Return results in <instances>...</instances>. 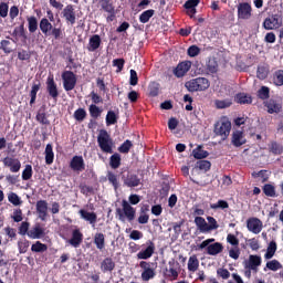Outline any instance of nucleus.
Here are the masks:
<instances>
[{
    "mask_svg": "<svg viewBox=\"0 0 283 283\" xmlns=\"http://www.w3.org/2000/svg\"><path fill=\"white\" fill-rule=\"evenodd\" d=\"M277 251V243L275 241H271L268 245L266 253L264 254L265 260H271L275 252Z\"/></svg>",
    "mask_w": 283,
    "mask_h": 283,
    "instance_id": "33",
    "label": "nucleus"
},
{
    "mask_svg": "<svg viewBox=\"0 0 283 283\" xmlns=\"http://www.w3.org/2000/svg\"><path fill=\"white\" fill-rule=\"evenodd\" d=\"M101 43H103V41L101 40V35L94 34L90 38L86 50L88 52H96V50L101 48Z\"/></svg>",
    "mask_w": 283,
    "mask_h": 283,
    "instance_id": "23",
    "label": "nucleus"
},
{
    "mask_svg": "<svg viewBox=\"0 0 283 283\" xmlns=\"http://www.w3.org/2000/svg\"><path fill=\"white\" fill-rule=\"evenodd\" d=\"M133 147H134V144L132 143V140L126 139V140L117 148V151H119V154H127Z\"/></svg>",
    "mask_w": 283,
    "mask_h": 283,
    "instance_id": "45",
    "label": "nucleus"
},
{
    "mask_svg": "<svg viewBox=\"0 0 283 283\" xmlns=\"http://www.w3.org/2000/svg\"><path fill=\"white\" fill-rule=\"evenodd\" d=\"M90 116L94 118L95 120L97 118H101V114H103V109L98 107L96 104H91L88 107Z\"/></svg>",
    "mask_w": 283,
    "mask_h": 283,
    "instance_id": "36",
    "label": "nucleus"
},
{
    "mask_svg": "<svg viewBox=\"0 0 283 283\" xmlns=\"http://www.w3.org/2000/svg\"><path fill=\"white\" fill-rule=\"evenodd\" d=\"M122 180H123L124 187H128L130 189H134V187H139L140 185V179L138 175L132 171H128L126 175H123Z\"/></svg>",
    "mask_w": 283,
    "mask_h": 283,
    "instance_id": "12",
    "label": "nucleus"
},
{
    "mask_svg": "<svg viewBox=\"0 0 283 283\" xmlns=\"http://www.w3.org/2000/svg\"><path fill=\"white\" fill-rule=\"evenodd\" d=\"M74 118L75 120H77V123H83L85 120V118H87V112L85 111V108H77L74 112Z\"/></svg>",
    "mask_w": 283,
    "mask_h": 283,
    "instance_id": "43",
    "label": "nucleus"
},
{
    "mask_svg": "<svg viewBox=\"0 0 283 283\" xmlns=\"http://www.w3.org/2000/svg\"><path fill=\"white\" fill-rule=\"evenodd\" d=\"M101 269L103 273H112L116 269V263L112 258H105L101 263Z\"/></svg>",
    "mask_w": 283,
    "mask_h": 283,
    "instance_id": "27",
    "label": "nucleus"
},
{
    "mask_svg": "<svg viewBox=\"0 0 283 283\" xmlns=\"http://www.w3.org/2000/svg\"><path fill=\"white\" fill-rule=\"evenodd\" d=\"M192 155L197 160H202V158H207L209 156V151L203 150L202 146H198L192 150Z\"/></svg>",
    "mask_w": 283,
    "mask_h": 283,
    "instance_id": "37",
    "label": "nucleus"
},
{
    "mask_svg": "<svg viewBox=\"0 0 283 283\" xmlns=\"http://www.w3.org/2000/svg\"><path fill=\"white\" fill-rule=\"evenodd\" d=\"M118 123V116L114 111H108L106 114V125L109 127V125H116Z\"/></svg>",
    "mask_w": 283,
    "mask_h": 283,
    "instance_id": "44",
    "label": "nucleus"
},
{
    "mask_svg": "<svg viewBox=\"0 0 283 283\" xmlns=\"http://www.w3.org/2000/svg\"><path fill=\"white\" fill-rule=\"evenodd\" d=\"M148 90H149V96L156 97L160 92V84L153 82L148 86Z\"/></svg>",
    "mask_w": 283,
    "mask_h": 283,
    "instance_id": "52",
    "label": "nucleus"
},
{
    "mask_svg": "<svg viewBox=\"0 0 283 283\" xmlns=\"http://www.w3.org/2000/svg\"><path fill=\"white\" fill-rule=\"evenodd\" d=\"M216 136H220L221 140H227L231 134V120L229 117L222 116L216 124L213 129Z\"/></svg>",
    "mask_w": 283,
    "mask_h": 283,
    "instance_id": "3",
    "label": "nucleus"
},
{
    "mask_svg": "<svg viewBox=\"0 0 283 283\" xmlns=\"http://www.w3.org/2000/svg\"><path fill=\"white\" fill-rule=\"evenodd\" d=\"M38 123H41V125H50V119L45 115V112H39L35 116Z\"/></svg>",
    "mask_w": 283,
    "mask_h": 283,
    "instance_id": "63",
    "label": "nucleus"
},
{
    "mask_svg": "<svg viewBox=\"0 0 283 283\" xmlns=\"http://www.w3.org/2000/svg\"><path fill=\"white\" fill-rule=\"evenodd\" d=\"M264 30H280L283 25V19L281 13H273L270 17L265 18L263 21Z\"/></svg>",
    "mask_w": 283,
    "mask_h": 283,
    "instance_id": "5",
    "label": "nucleus"
},
{
    "mask_svg": "<svg viewBox=\"0 0 283 283\" xmlns=\"http://www.w3.org/2000/svg\"><path fill=\"white\" fill-rule=\"evenodd\" d=\"M122 158L120 154L115 153L109 157V167L112 169H118L120 167Z\"/></svg>",
    "mask_w": 283,
    "mask_h": 283,
    "instance_id": "35",
    "label": "nucleus"
},
{
    "mask_svg": "<svg viewBox=\"0 0 283 283\" xmlns=\"http://www.w3.org/2000/svg\"><path fill=\"white\" fill-rule=\"evenodd\" d=\"M8 200H9V202H11V205H13L14 207H19V205H21V198H20L19 195H17L15 192L9 193Z\"/></svg>",
    "mask_w": 283,
    "mask_h": 283,
    "instance_id": "60",
    "label": "nucleus"
},
{
    "mask_svg": "<svg viewBox=\"0 0 283 283\" xmlns=\"http://www.w3.org/2000/svg\"><path fill=\"white\" fill-rule=\"evenodd\" d=\"M46 92L53 101L59 99V86L56 85V82L54 81V75H49L46 78Z\"/></svg>",
    "mask_w": 283,
    "mask_h": 283,
    "instance_id": "14",
    "label": "nucleus"
},
{
    "mask_svg": "<svg viewBox=\"0 0 283 283\" xmlns=\"http://www.w3.org/2000/svg\"><path fill=\"white\" fill-rule=\"evenodd\" d=\"M62 14L65 18L66 23H70L71 25L76 23V12L74 11V6L67 4L63 9Z\"/></svg>",
    "mask_w": 283,
    "mask_h": 283,
    "instance_id": "19",
    "label": "nucleus"
},
{
    "mask_svg": "<svg viewBox=\"0 0 283 283\" xmlns=\"http://www.w3.org/2000/svg\"><path fill=\"white\" fill-rule=\"evenodd\" d=\"M264 107L268 109V114H280L282 112V104L277 99H269L264 102Z\"/></svg>",
    "mask_w": 283,
    "mask_h": 283,
    "instance_id": "20",
    "label": "nucleus"
},
{
    "mask_svg": "<svg viewBox=\"0 0 283 283\" xmlns=\"http://www.w3.org/2000/svg\"><path fill=\"white\" fill-rule=\"evenodd\" d=\"M35 209L40 220L45 221V219L48 218V201L46 200L36 201Z\"/></svg>",
    "mask_w": 283,
    "mask_h": 283,
    "instance_id": "22",
    "label": "nucleus"
},
{
    "mask_svg": "<svg viewBox=\"0 0 283 283\" xmlns=\"http://www.w3.org/2000/svg\"><path fill=\"white\" fill-rule=\"evenodd\" d=\"M116 216H118V220H120V222H125V220L134 222V220H136V209L124 199L122 201V209H116Z\"/></svg>",
    "mask_w": 283,
    "mask_h": 283,
    "instance_id": "2",
    "label": "nucleus"
},
{
    "mask_svg": "<svg viewBox=\"0 0 283 283\" xmlns=\"http://www.w3.org/2000/svg\"><path fill=\"white\" fill-rule=\"evenodd\" d=\"M195 224L201 233H207V220H205V218L196 217Z\"/></svg>",
    "mask_w": 283,
    "mask_h": 283,
    "instance_id": "40",
    "label": "nucleus"
},
{
    "mask_svg": "<svg viewBox=\"0 0 283 283\" xmlns=\"http://www.w3.org/2000/svg\"><path fill=\"white\" fill-rule=\"evenodd\" d=\"M197 169H200V171H209L211 169V161L209 160H199L196 164Z\"/></svg>",
    "mask_w": 283,
    "mask_h": 283,
    "instance_id": "51",
    "label": "nucleus"
},
{
    "mask_svg": "<svg viewBox=\"0 0 283 283\" xmlns=\"http://www.w3.org/2000/svg\"><path fill=\"white\" fill-rule=\"evenodd\" d=\"M46 17L42 18L39 22L40 31L43 35L52 36L55 41H61L63 39V29L61 27H54L52 22H54V12L52 10H46Z\"/></svg>",
    "mask_w": 283,
    "mask_h": 283,
    "instance_id": "1",
    "label": "nucleus"
},
{
    "mask_svg": "<svg viewBox=\"0 0 283 283\" xmlns=\"http://www.w3.org/2000/svg\"><path fill=\"white\" fill-rule=\"evenodd\" d=\"M188 92H207L211 87V82L207 77H196L185 83Z\"/></svg>",
    "mask_w": 283,
    "mask_h": 283,
    "instance_id": "4",
    "label": "nucleus"
},
{
    "mask_svg": "<svg viewBox=\"0 0 283 283\" xmlns=\"http://www.w3.org/2000/svg\"><path fill=\"white\" fill-rule=\"evenodd\" d=\"M274 83L275 85H283V70H279L274 73Z\"/></svg>",
    "mask_w": 283,
    "mask_h": 283,
    "instance_id": "64",
    "label": "nucleus"
},
{
    "mask_svg": "<svg viewBox=\"0 0 283 283\" xmlns=\"http://www.w3.org/2000/svg\"><path fill=\"white\" fill-rule=\"evenodd\" d=\"M70 168L77 172L85 171V160L83 156L75 155L70 161Z\"/></svg>",
    "mask_w": 283,
    "mask_h": 283,
    "instance_id": "17",
    "label": "nucleus"
},
{
    "mask_svg": "<svg viewBox=\"0 0 283 283\" xmlns=\"http://www.w3.org/2000/svg\"><path fill=\"white\" fill-rule=\"evenodd\" d=\"M45 164L52 165L54 163V148L52 144H48L44 150Z\"/></svg>",
    "mask_w": 283,
    "mask_h": 283,
    "instance_id": "32",
    "label": "nucleus"
},
{
    "mask_svg": "<svg viewBox=\"0 0 283 283\" xmlns=\"http://www.w3.org/2000/svg\"><path fill=\"white\" fill-rule=\"evenodd\" d=\"M63 87L66 92H72L76 87L77 77L72 71H64L61 75Z\"/></svg>",
    "mask_w": 283,
    "mask_h": 283,
    "instance_id": "7",
    "label": "nucleus"
},
{
    "mask_svg": "<svg viewBox=\"0 0 283 283\" xmlns=\"http://www.w3.org/2000/svg\"><path fill=\"white\" fill-rule=\"evenodd\" d=\"M31 251L33 253H45V251H48V244L36 241L31 245Z\"/></svg>",
    "mask_w": 283,
    "mask_h": 283,
    "instance_id": "38",
    "label": "nucleus"
},
{
    "mask_svg": "<svg viewBox=\"0 0 283 283\" xmlns=\"http://www.w3.org/2000/svg\"><path fill=\"white\" fill-rule=\"evenodd\" d=\"M18 59L19 61H30V59H32V53L22 49L18 52Z\"/></svg>",
    "mask_w": 283,
    "mask_h": 283,
    "instance_id": "55",
    "label": "nucleus"
},
{
    "mask_svg": "<svg viewBox=\"0 0 283 283\" xmlns=\"http://www.w3.org/2000/svg\"><path fill=\"white\" fill-rule=\"evenodd\" d=\"M4 167H8L11 174H19L21 171V161L19 158L7 156L2 159Z\"/></svg>",
    "mask_w": 283,
    "mask_h": 283,
    "instance_id": "13",
    "label": "nucleus"
},
{
    "mask_svg": "<svg viewBox=\"0 0 283 283\" xmlns=\"http://www.w3.org/2000/svg\"><path fill=\"white\" fill-rule=\"evenodd\" d=\"M217 277H221V280H229L231 277V272L224 268H219L217 270Z\"/></svg>",
    "mask_w": 283,
    "mask_h": 283,
    "instance_id": "56",
    "label": "nucleus"
},
{
    "mask_svg": "<svg viewBox=\"0 0 283 283\" xmlns=\"http://www.w3.org/2000/svg\"><path fill=\"white\" fill-rule=\"evenodd\" d=\"M32 165H25L23 171H22V180H30L32 178Z\"/></svg>",
    "mask_w": 283,
    "mask_h": 283,
    "instance_id": "57",
    "label": "nucleus"
},
{
    "mask_svg": "<svg viewBox=\"0 0 283 283\" xmlns=\"http://www.w3.org/2000/svg\"><path fill=\"white\" fill-rule=\"evenodd\" d=\"M210 209H229V202L227 200H218L217 203H211Z\"/></svg>",
    "mask_w": 283,
    "mask_h": 283,
    "instance_id": "58",
    "label": "nucleus"
},
{
    "mask_svg": "<svg viewBox=\"0 0 283 283\" xmlns=\"http://www.w3.org/2000/svg\"><path fill=\"white\" fill-rule=\"evenodd\" d=\"M190 70L191 61H184L177 65V67L174 70V74L175 76H177V78H182V76H185V74H187V72H189Z\"/></svg>",
    "mask_w": 283,
    "mask_h": 283,
    "instance_id": "18",
    "label": "nucleus"
},
{
    "mask_svg": "<svg viewBox=\"0 0 283 283\" xmlns=\"http://www.w3.org/2000/svg\"><path fill=\"white\" fill-rule=\"evenodd\" d=\"M198 266H200V261H198V256H190L188 260V271H190L191 273H196V271H198Z\"/></svg>",
    "mask_w": 283,
    "mask_h": 283,
    "instance_id": "34",
    "label": "nucleus"
},
{
    "mask_svg": "<svg viewBox=\"0 0 283 283\" xmlns=\"http://www.w3.org/2000/svg\"><path fill=\"white\" fill-rule=\"evenodd\" d=\"M266 269H269L270 271H280V269H282V263L274 259L266 263Z\"/></svg>",
    "mask_w": 283,
    "mask_h": 283,
    "instance_id": "54",
    "label": "nucleus"
},
{
    "mask_svg": "<svg viewBox=\"0 0 283 283\" xmlns=\"http://www.w3.org/2000/svg\"><path fill=\"white\" fill-rule=\"evenodd\" d=\"M83 242V232H81L80 229H75L72 232V238L69 240V243L71 247H74L77 249V247H81V243Z\"/></svg>",
    "mask_w": 283,
    "mask_h": 283,
    "instance_id": "24",
    "label": "nucleus"
},
{
    "mask_svg": "<svg viewBox=\"0 0 283 283\" xmlns=\"http://www.w3.org/2000/svg\"><path fill=\"white\" fill-rule=\"evenodd\" d=\"M247 228L251 233L258 235V233H261L263 229L262 220L255 217L249 218L247 220Z\"/></svg>",
    "mask_w": 283,
    "mask_h": 283,
    "instance_id": "16",
    "label": "nucleus"
},
{
    "mask_svg": "<svg viewBox=\"0 0 283 283\" xmlns=\"http://www.w3.org/2000/svg\"><path fill=\"white\" fill-rule=\"evenodd\" d=\"M80 191L83 196H92L94 195V187L87 185H80Z\"/></svg>",
    "mask_w": 283,
    "mask_h": 283,
    "instance_id": "62",
    "label": "nucleus"
},
{
    "mask_svg": "<svg viewBox=\"0 0 283 283\" xmlns=\"http://www.w3.org/2000/svg\"><path fill=\"white\" fill-rule=\"evenodd\" d=\"M266 76H269V67H266L264 65H259L258 70H256V77L260 81H264V78H266Z\"/></svg>",
    "mask_w": 283,
    "mask_h": 283,
    "instance_id": "47",
    "label": "nucleus"
},
{
    "mask_svg": "<svg viewBox=\"0 0 283 283\" xmlns=\"http://www.w3.org/2000/svg\"><path fill=\"white\" fill-rule=\"evenodd\" d=\"M270 95H271V90L269 88V86H262L258 91V97L261 98V101H266Z\"/></svg>",
    "mask_w": 283,
    "mask_h": 283,
    "instance_id": "49",
    "label": "nucleus"
},
{
    "mask_svg": "<svg viewBox=\"0 0 283 283\" xmlns=\"http://www.w3.org/2000/svg\"><path fill=\"white\" fill-rule=\"evenodd\" d=\"M187 54H188V56L193 59V57L198 56V54H200V48L196 44L190 45L187 50Z\"/></svg>",
    "mask_w": 283,
    "mask_h": 283,
    "instance_id": "61",
    "label": "nucleus"
},
{
    "mask_svg": "<svg viewBox=\"0 0 283 283\" xmlns=\"http://www.w3.org/2000/svg\"><path fill=\"white\" fill-rule=\"evenodd\" d=\"M208 223H207V233L209 231H216V229H219L220 224H218V221L213 217H207Z\"/></svg>",
    "mask_w": 283,
    "mask_h": 283,
    "instance_id": "48",
    "label": "nucleus"
},
{
    "mask_svg": "<svg viewBox=\"0 0 283 283\" xmlns=\"http://www.w3.org/2000/svg\"><path fill=\"white\" fill-rule=\"evenodd\" d=\"M0 50H2L4 54H12V42L10 40H2L0 42Z\"/></svg>",
    "mask_w": 283,
    "mask_h": 283,
    "instance_id": "46",
    "label": "nucleus"
},
{
    "mask_svg": "<svg viewBox=\"0 0 283 283\" xmlns=\"http://www.w3.org/2000/svg\"><path fill=\"white\" fill-rule=\"evenodd\" d=\"M247 143L244 139V133L242 130H235L232 133V145L234 147H242Z\"/></svg>",
    "mask_w": 283,
    "mask_h": 283,
    "instance_id": "25",
    "label": "nucleus"
},
{
    "mask_svg": "<svg viewBox=\"0 0 283 283\" xmlns=\"http://www.w3.org/2000/svg\"><path fill=\"white\" fill-rule=\"evenodd\" d=\"M107 180H108V182H111V185H113V187H114V189L116 191L118 189V187H119L118 177L114 172L108 171Z\"/></svg>",
    "mask_w": 283,
    "mask_h": 283,
    "instance_id": "53",
    "label": "nucleus"
},
{
    "mask_svg": "<svg viewBox=\"0 0 283 283\" xmlns=\"http://www.w3.org/2000/svg\"><path fill=\"white\" fill-rule=\"evenodd\" d=\"M140 269H143L142 272V280L143 282H149V280H154L156 277V270L151 268V263L147 261H142L139 263Z\"/></svg>",
    "mask_w": 283,
    "mask_h": 283,
    "instance_id": "11",
    "label": "nucleus"
},
{
    "mask_svg": "<svg viewBox=\"0 0 283 283\" xmlns=\"http://www.w3.org/2000/svg\"><path fill=\"white\" fill-rule=\"evenodd\" d=\"M28 30L30 34H34L39 30V20L34 15L27 17Z\"/></svg>",
    "mask_w": 283,
    "mask_h": 283,
    "instance_id": "31",
    "label": "nucleus"
},
{
    "mask_svg": "<svg viewBox=\"0 0 283 283\" xmlns=\"http://www.w3.org/2000/svg\"><path fill=\"white\" fill-rule=\"evenodd\" d=\"M101 10L104 12H107L106 21L112 22L114 19H116V8L114 7V3H112V0H99Z\"/></svg>",
    "mask_w": 283,
    "mask_h": 283,
    "instance_id": "10",
    "label": "nucleus"
},
{
    "mask_svg": "<svg viewBox=\"0 0 283 283\" xmlns=\"http://www.w3.org/2000/svg\"><path fill=\"white\" fill-rule=\"evenodd\" d=\"M80 216L83 220L86 222H90V224H96V220H98V217L96 216V212H88L87 210L81 209Z\"/></svg>",
    "mask_w": 283,
    "mask_h": 283,
    "instance_id": "26",
    "label": "nucleus"
},
{
    "mask_svg": "<svg viewBox=\"0 0 283 283\" xmlns=\"http://www.w3.org/2000/svg\"><path fill=\"white\" fill-rule=\"evenodd\" d=\"M12 36H14L15 39L17 36H21L22 39H28V35L25 34V24L23 22L13 30Z\"/></svg>",
    "mask_w": 283,
    "mask_h": 283,
    "instance_id": "41",
    "label": "nucleus"
},
{
    "mask_svg": "<svg viewBox=\"0 0 283 283\" xmlns=\"http://www.w3.org/2000/svg\"><path fill=\"white\" fill-rule=\"evenodd\" d=\"M237 8H238V19L248 21V19H251V17H253V13H252L253 8L251 7V3L240 2Z\"/></svg>",
    "mask_w": 283,
    "mask_h": 283,
    "instance_id": "9",
    "label": "nucleus"
},
{
    "mask_svg": "<svg viewBox=\"0 0 283 283\" xmlns=\"http://www.w3.org/2000/svg\"><path fill=\"white\" fill-rule=\"evenodd\" d=\"M97 143L99 149H102L104 154H114V149H112V138H109L107 130H101L97 136Z\"/></svg>",
    "mask_w": 283,
    "mask_h": 283,
    "instance_id": "6",
    "label": "nucleus"
},
{
    "mask_svg": "<svg viewBox=\"0 0 283 283\" xmlns=\"http://www.w3.org/2000/svg\"><path fill=\"white\" fill-rule=\"evenodd\" d=\"M28 238L31 240H41V238H45V229L41 227V224H35L28 232Z\"/></svg>",
    "mask_w": 283,
    "mask_h": 283,
    "instance_id": "21",
    "label": "nucleus"
},
{
    "mask_svg": "<svg viewBox=\"0 0 283 283\" xmlns=\"http://www.w3.org/2000/svg\"><path fill=\"white\" fill-rule=\"evenodd\" d=\"M270 151L274 154V156H280L283 151L282 145L277 144V142H273L270 146Z\"/></svg>",
    "mask_w": 283,
    "mask_h": 283,
    "instance_id": "59",
    "label": "nucleus"
},
{
    "mask_svg": "<svg viewBox=\"0 0 283 283\" xmlns=\"http://www.w3.org/2000/svg\"><path fill=\"white\" fill-rule=\"evenodd\" d=\"M263 193L269 198H275V187L270 184L263 186Z\"/></svg>",
    "mask_w": 283,
    "mask_h": 283,
    "instance_id": "50",
    "label": "nucleus"
},
{
    "mask_svg": "<svg viewBox=\"0 0 283 283\" xmlns=\"http://www.w3.org/2000/svg\"><path fill=\"white\" fill-rule=\"evenodd\" d=\"M244 269H250L253 273H258L260 266H262V256L258 254H250L249 259L243 262Z\"/></svg>",
    "mask_w": 283,
    "mask_h": 283,
    "instance_id": "8",
    "label": "nucleus"
},
{
    "mask_svg": "<svg viewBox=\"0 0 283 283\" xmlns=\"http://www.w3.org/2000/svg\"><path fill=\"white\" fill-rule=\"evenodd\" d=\"M93 243L98 251H105V235L103 234V232L95 233L93 238Z\"/></svg>",
    "mask_w": 283,
    "mask_h": 283,
    "instance_id": "28",
    "label": "nucleus"
},
{
    "mask_svg": "<svg viewBox=\"0 0 283 283\" xmlns=\"http://www.w3.org/2000/svg\"><path fill=\"white\" fill-rule=\"evenodd\" d=\"M154 14H156V11L154 9H149V10L144 11L139 15V22L140 23H149V19H151V17H154Z\"/></svg>",
    "mask_w": 283,
    "mask_h": 283,
    "instance_id": "39",
    "label": "nucleus"
},
{
    "mask_svg": "<svg viewBox=\"0 0 283 283\" xmlns=\"http://www.w3.org/2000/svg\"><path fill=\"white\" fill-rule=\"evenodd\" d=\"M147 248L145 250H142L137 253V259L138 260H149V258H151V255H154L155 251H156V243H154V241L148 240L146 242Z\"/></svg>",
    "mask_w": 283,
    "mask_h": 283,
    "instance_id": "15",
    "label": "nucleus"
},
{
    "mask_svg": "<svg viewBox=\"0 0 283 283\" xmlns=\"http://www.w3.org/2000/svg\"><path fill=\"white\" fill-rule=\"evenodd\" d=\"M234 98L240 105H251L253 103V97L247 93H238Z\"/></svg>",
    "mask_w": 283,
    "mask_h": 283,
    "instance_id": "29",
    "label": "nucleus"
},
{
    "mask_svg": "<svg viewBox=\"0 0 283 283\" xmlns=\"http://www.w3.org/2000/svg\"><path fill=\"white\" fill-rule=\"evenodd\" d=\"M231 105H233V102L231 99L214 101V107H217V109H227V107H231Z\"/></svg>",
    "mask_w": 283,
    "mask_h": 283,
    "instance_id": "42",
    "label": "nucleus"
},
{
    "mask_svg": "<svg viewBox=\"0 0 283 283\" xmlns=\"http://www.w3.org/2000/svg\"><path fill=\"white\" fill-rule=\"evenodd\" d=\"M222 251H224V247L220 242L212 243L207 248L208 255H218V253H222Z\"/></svg>",
    "mask_w": 283,
    "mask_h": 283,
    "instance_id": "30",
    "label": "nucleus"
}]
</instances>
